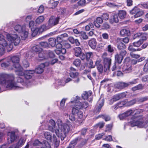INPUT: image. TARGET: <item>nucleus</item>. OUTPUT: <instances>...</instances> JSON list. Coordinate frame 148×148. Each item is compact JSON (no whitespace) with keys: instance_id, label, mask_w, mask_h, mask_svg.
Listing matches in <instances>:
<instances>
[{"instance_id":"1","label":"nucleus","mask_w":148,"mask_h":148,"mask_svg":"<svg viewBox=\"0 0 148 148\" xmlns=\"http://www.w3.org/2000/svg\"><path fill=\"white\" fill-rule=\"evenodd\" d=\"M15 78L13 74L6 73L0 74V84L4 85L6 88L9 90L23 88L27 87L29 81L26 80L24 82L21 77L17 78L16 82Z\"/></svg>"},{"instance_id":"2","label":"nucleus","mask_w":148,"mask_h":148,"mask_svg":"<svg viewBox=\"0 0 148 148\" xmlns=\"http://www.w3.org/2000/svg\"><path fill=\"white\" fill-rule=\"evenodd\" d=\"M6 36L8 42L6 41L2 35L0 34V55H3L5 50H6L8 51L11 50L13 48L12 43L16 46L20 42V38L16 34H7Z\"/></svg>"},{"instance_id":"3","label":"nucleus","mask_w":148,"mask_h":148,"mask_svg":"<svg viewBox=\"0 0 148 148\" xmlns=\"http://www.w3.org/2000/svg\"><path fill=\"white\" fill-rule=\"evenodd\" d=\"M71 102L72 103H75V107L72 109V114L77 115V121L80 124L82 123L84 119L83 112L79 110L87 108L88 106V103L86 101H83L78 96H76L75 99Z\"/></svg>"},{"instance_id":"4","label":"nucleus","mask_w":148,"mask_h":148,"mask_svg":"<svg viewBox=\"0 0 148 148\" xmlns=\"http://www.w3.org/2000/svg\"><path fill=\"white\" fill-rule=\"evenodd\" d=\"M57 123L58 126V129L61 133H59V137L61 138V140H63L66 136V134L68 133L70 130L69 126L66 123L63 124L62 121L60 119H57Z\"/></svg>"},{"instance_id":"5","label":"nucleus","mask_w":148,"mask_h":148,"mask_svg":"<svg viewBox=\"0 0 148 148\" xmlns=\"http://www.w3.org/2000/svg\"><path fill=\"white\" fill-rule=\"evenodd\" d=\"M130 123L132 126H137L139 128L146 127L147 124L144 122V119L142 117L136 115L133 116Z\"/></svg>"},{"instance_id":"6","label":"nucleus","mask_w":148,"mask_h":148,"mask_svg":"<svg viewBox=\"0 0 148 148\" xmlns=\"http://www.w3.org/2000/svg\"><path fill=\"white\" fill-rule=\"evenodd\" d=\"M15 30L20 34L22 39L25 40L28 36V30L26 29L25 25L21 26L17 25L14 27Z\"/></svg>"},{"instance_id":"7","label":"nucleus","mask_w":148,"mask_h":148,"mask_svg":"<svg viewBox=\"0 0 148 148\" xmlns=\"http://www.w3.org/2000/svg\"><path fill=\"white\" fill-rule=\"evenodd\" d=\"M11 60L13 63V66L15 69V71L17 75H22L24 74L23 68L19 64V58L17 56H13L11 58Z\"/></svg>"},{"instance_id":"8","label":"nucleus","mask_w":148,"mask_h":148,"mask_svg":"<svg viewBox=\"0 0 148 148\" xmlns=\"http://www.w3.org/2000/svg\"><path fill=\"white\" fill-rule=\"evenodd\" d=\"M50 125H47L48 130L53 132H55L56 135L59 137V133H61V132L59 129H57L56 126V123L53 119H51L49 121Z\"/></svg>"},{"instance_id":"9","label":"nucleus","mask_w":148,"mask_h":148,"mask_svg":"<svg viewBox=\"0 0 148 148\" xmlns=\"http://www.w3.org/2000/svg\"><path fill=\"white\" fill-rule=\"evenodd\" d=\"M74 54L77 57H80L82 60L86 58V56L82 52L81 48L79 47H76L74 49Z\"/></svg>"},{"instance_id":"10","label":"nucleus","mask_w":148,"mask_h":148,"mask_svg":"<svg viewBox=\"0 0 148 148\" xmlns=\"http://www.w3.org/2000/svg\"><path fill=\"white\" fill-rule=\"evenodd\" d=\"M78 75V73L76 72L75 69L73 67L71 68L70 75L71 77L75 79L74 80V82L75 83H78L79 81Z\"/></svg>"},{"instance_id":"11","label":"nucleus","mask_w":148,"mask_h":148,"mask_svg":"<svg viewBox=\"0 0 148 148\" xmlns=\"http://www.w3.org/2000/svg\"><path fill=\"white\" fill-rule=\"evenodd\" d=\"M111 58H105L103 59L104 71L106 72L109 70L111 64Z\"/></svg>"},{"instance_id":"12","label":"nucleus","mask_w":148,"mask_h":148,"mask_svg":"<svg viewBox=\"0 0 148 148\" xmlns=\"http://www.w3.org/2000/svg\"><path fill=\"white\" fill-rule=\"evenodd\" d=\"M122 70L125 73L131 72L132 70V65L130 63H124L122 68Z\"/></svg>"},{"instance_id":"13","label":"nucleus","mask_w":148,"mask_h":148,"mask_svg":"<svg viewBox=\"0 0 148 148\" xmlns=\"http://www.w3.org/2000/svg\"><path fill=\"white\" fill-rule=\"evenodd\" d=\"M110 17L109 19L110 23L112 24L117 23L119 21V20L117 14L114 13H110Z\"/></svg>"},{"instance_id":"14","label":"nucleus","mask_w":148,"mask_h":148,"mask_svg":"<svg viewBox=\"0 0 148 148\" xmlns=\"http://www.w3.org/2000/svg\"><path fill=\"white\" fill-rule=\"evenodd\" d=\"M7 143L9 144L14 142L17 136L15 135V132H9L8 133Z\"/></svg>"},{"instance_id":"15","label":"nucleus","mask_w":148,"mask_h":148,"mask_svg":"<svg viewBox=\"0 0 148 148\" xmlns=\"http://www.w3.org/2000/svg\"><path fill=\"white\" fill-rule=\"evenodd\" d=\"M49 65V63L48 62L40 64L36 68L35 71H34L35 72L38 74L42 73L44 71V68L45 66H48Z\"/></svg>"},{"instance_id":"16","label":"nucleus","mask_w":148,"mask_h":148,"mask_svg":"<svg viewBox=\"0 0 148 148\" xmlns=\"http://www.w3.org/2000/svg\"><path fill=\"white\" fill-rule=\"evenodd\" d=\"M59 18L54 16H51L49 19L48 25L49 27H51L58 23Z\"/></svg>"},{"instance_id":"17","label":"nucleus","mask_w":148,"mask_h":148,"mask_svg":"<svg viewBox=\"0 0 148 148\" xmlns=\"http://www.w3.org/2000/svg\"><path fill=\"white\" fill-rule=\"evenodd\" d=\"M92 92L91 91L88 92H84L82 94V97L84 100H88L89 101H91L92 99L91 97Z\"/></svg>"},{"instance_id":"18","label":"nucleus","mask_w":148,"mask_h":148,"mask_svg":"<svg viewBox=\"0 0 148 148\" xmlns=\"http://www.w3.org/2000/svg\"><path fill=\"white\" fill-rule=\"evenodd\" d=\"M122 39L120 38H117L116 40V45L118 49L119 50H122L125 48L126 46L122 42Z\"/></svg>"},{"instance_id":"19","label":"nucleus","mask_w":148,"mask_h":148,"mask_svg":"<svg viewBox=\"0 0 148 148\" xmlns=\"http://www.w3.org/2000/svg\"><path fill=\"white\" fill-rule=\"evenodd\" d=\"M22 71L23 72L24 74L22 75H18L21 76L24 75V77L27 79H29L31 78L33 74L35 73L34 71L33 70L27 71H26L25 73L24 72L23 70Z\"/></svg>"},{"instance_id":"20","label":"nucleus","mask_w":148,"mask_h":148,"mask_svg":"<svg viewBox=\"0 0 148 148\" xmlns=\"http://www.w3.org/2000/svg\"><path fill=\"white\" fill-rule=\"evenodd\" d=\"M88 44L89 46L92 49H95L97 45V42L95 38H92L89 40Z\"/></svg>"},{"instance_id":"21","label":"nucleus","mask_w":148,"mask_h":148,"mask_svg":"<svg viewBox=\"0 0 148 148\" xmlns=\"http://www.w3.org/2000/svg\"><path fill=\"white\" fill-rule=\"evenodd\" d=\"M115 86L116 88L119 90H121L126 87H128V84H127V83L120 82L115 84Z\"/></svg>"},{"instance_id":"22","label":"nucleus","mask_w":148,"mask_h":148,"mask_svg":"<svg viewBox=\"0 0 148 148\" xmlns=\"http://www.w3.org/2000/svg\"><path fill=\"white\" fill-rule=\"evenodd\" d=\"M39 27L36 26H34L31 28V31L32 32V36L33 37L35 36L39 33H41L39 31Z\"/></svg>"},{"instance_id":"23","label":"nucleus","mask_w":148,"mask_h":148,"mask_svg":"<svg viewBox=\"0 0 148 148\" xmlns=\"http://www.w3.org/2000/svg\"><path fill=\"white\" fill-rule=\"evenodd\" d=\"M104 102V99H103L100 98L98 101L97 106L98 108L96 109L97 112H99L101 110V107L103 106Z\"/></svg>"},{"instance_id":"24","label":"nucleus","mask_w":148,"mask_h":148,"mask_svg":"<svg viewBox=\"0 0 148 148\" xmlns=\"http://www.w3.org/2000/svg\"><path fill=\"white\" fill-rule=\"evenodd\" d=\"M38 56L40 60H43L48 58V56L46 54V51L42 50L38 53Z\"/></svg>"},{"instance_id":"25","label":"nucleus","mask_w":148,"mask_h":148,"mask_svg":"<svg viewBox=\"0 0 148 148\" xmlns=\"http://www.w3.org/2000/svg\"><path fill=\"white\" fill-rule=\"evenodd\" d=\"M124 105L126 106L125 101H123L120 102L115 105L113 107H114V109L116 110L119 108L123 107Z\"/></svg>"},{"instance_id":"26","label":"nucleus","mask_w":148,"mask_h":148,"mask_svg":"<svg viewBox=\"0 0 148 148\" xmlns=\"http://www.w3.org/2000/svg\"><path fill=\"white\" fill-rule=\"evenodd\" d=\"M115 61L119 64L121 63L123 58L119 54H117L115 55Z\"/></svg>"},{"instance_id":"27","label":"nucleus","mask_w":148,"mask_h":148,"mask_svg":"<svg viewBox=\"0 0 148 148\" xmlns=\"http://www.w3.org/2000/svg\"><path fill=\"white\" fill-rule=\"evenodd\" d=\"M118 14L119 18L121 19L124 18L126 16V13L125 11L124 10H120L118 13Z\"/></svg>"},{"instance_id":"28","label":"nucleus","mask_w":148,"mask_h":148,"mask_svg":"<svg viewBox=\"0 0 148 148\" xmlns=\"http://www.w3.org/2000/svg\"><path fill=\"white\" fill-rule=\"evenodd\" d=\"M58 3L59 2L58 1H55L54 0H50L49 1V5L52 8L56 7Z\"/></svg>"},{"instance_id":"29","label":"nucleus","mask_w":148,"mask_h":148,"mask_svg":"<svg viewBox=\"0 0 148 148\" xmlns=\"http://www.w3.org/2000/svg\"><path fill=\"white\" fill-rule=\"evenodd\" d=\"M130 31L128 29H122L120 32V34L121 35L123 36H128L130 34Z\"/></svg>"},{"instance_id":"30","label":"nucleus","mask_w":148,"mask_h":148,"mask_svg":"<svg viewBox=\"0 0 148 148\" xmlns=\"http://www.w3.org/2000/svg\"><path fill=\"white\" fill-rule=\"evenodd\" d=\"M45 20V17L43 16H40L38 17L35 20L36 23L40 24L43 22Z\"/></svg>"},{"instance_id":"31","label":"nucleus","mask_w":148,"mask_h":148,"mask_svg":"<svg viewBox=\"0 0 148 148\" xmlns=\"http://www.w3.org/2000/svg\"><path fill=\"white\" fill-rule=\"evenodd\" d=\"M25 141V140H24L23 138L21 137L19 140L17 144H14L12 145H15L17 146L18 148H19L20 146L24 144Z\"/></svg>"},{"instance_id":"32","label":"nucleus","mask_w":148,"mask_h":148,"mask_svg":"<svg viewBox=\"0 0 148 148\" xmlns=\"http://www.w3.org/2000/svg\"><path fill=\"white\" fill-rule=\"evenodd\" d=\"M49 44L52 47H54L56 43V39L55 38H51L48 39Z\"/></svg>"},{"instance_id":"33","label":"nucleus","mask_w":148,"mask_h":148,"mask_svg":"<svg viewBox=\"0 0 148 148\" xmlns=\"http://www.w3.org/2000/svg\"><path fill=\"white\" fill-rule=\"evenodd\" d=\"M120 99L118 94L116 95L113 96L112 98L110 99V104H112L114 102L118 101Z\"/></svg>"},{"instance_id":"34","label":"nucleus","mask_w":148,"mask_h":148,"mask_svg":"<svg viewBox=\"0 0 148 148\" xmlns=\"http://www.w3.org/2000/svg\"><path fill=\"white\" fill-rule=\"evenodd\" d=\"M51 27H49V25H48L47 26L45 25H43L40 27H39V31L41 33L43 31H45Z\"/></svg>"},{"instance_id":"35","label":"nucleus","mask_w":148,"mask_h":148,"mask_svg":"<svg viewBox=\"0 0 148 148\" xmlns=\"http://www.w3.org/2000/svg\"><path fill=\"white\" fill-rule=\"evenodd\" d=\"M44 136L46 139L48 140L51 141V136L50 132H45L44 134Z\"/></svg>"},{"instance_id":"36","label":"nucleus","mask_w":148,"mask_h":148,"mask_svg":"<svg viewBox=\"0 0 148 148\" xmlns=\"http://www.w3.org/2000/svg\"><path fill=\"white\" fill-rule=\"evenodd\" d=\"M138 11L136 13L134 16L135 18L140 17L144 14V12L143 10L139 9Z\"/></svg>"},{"instance_id":"37","label":"nucleus","mask_w":148,"mask_h":148,"mask_svg":"<svg viewBox=\"0 0 148 148\" xmlns=\"http://www.w3.org/2000/svg\"><path fill=\"white\" fill-rule=\"evenodd\" d=\"M32 50L38 54L42 50L39 45H36L33 47Z\"/></svg>"},{"instance_id":"38","label":"nucleus","mask_w":148,"mask_h":148,"mask_svg":"<svg viewBox=\"0 0 148 148\" xmlns=\"http://www.w3.org/2000/svg\"><path fill=\"white\" fill-rule=\"evenodd\" d=\"M77 140V139H76L75 140H73L71 142L69 146L68 147L66 148H74L76 144Z\"/></svg>"},{"instance_id":"39","label":"nucleus","mask_w":148,"mask_h":148,"mask_svg":"<svg viewBox=\"0 0 148 148\" xmlns=\"http://www.w3.org/2000/svg\"><path fill=\"white\" fill-rule=\"evenodd\" d=\"M53 142L55 145L56 147H57L59 146L60 143V141L59 140H58L56 136L53 135Z\"/></svg>"},{"instance_id":"40","label":"nucleus","mask_w":148,"mask_h":148,"mask_svg":"<svg viewBox=\"0 0 148 148\" xmlns=\"http://www.w3.org/2000/svg\"><path fill=\"white\" fill-rule=\"evenodd\" d=\"M143 42V41L142 40H139L134 42L133 45L134 47H138L142 45Z\"/></svg>"},{"instance_id":"41","label":"nucleus","mask_w":148,"mask_h":148,"mask_svg":"<svg viewBox=\"0 0 148 148\" xmlns=\"http://www.w3.org/2000/svg\"><path fill=\"white\" fill-rule=\"evenodd\" d=\"M126 103V106H132L136 102V100L134 99L130 101H128L125 100Z\"/></svg>"},{"instance_id":"42","label":"nucleus","mask_w":148,"mask_h":148,"mask_svg":"<svg viewBox=\"0 0 148 148\" xmlns=\"http://www.w3.org/2000/svg\"><path fill=\"white\" fill-rule=\"evenodd\" d=\"M121 68V66L120 65H117V64L115 62L113 64V65L112 67V71H113L116 69H119Z\"/></svg>"},{"instance_id":"43","label":"nucleus","mask_w":148,"mask_h":148,"mask_svg":"<svg viewBox=\"0 0 148 148\" xmlns=\"http://www.w3.org/2000/svg\"><path fill=\"white\" fill-rule=\"evenodd\" d=\"M42 147L41 148H50V145L49 144L46 140H45L43 142V143L42 144Z\"/></svg>"},{"instance_id":"44","label":"nucleus","mask_w":148,"mask_h":148,"mask_svg":"<svg viewBox=\"0 0 148 148\" xmlns=\"http://www.w3.org/2000/svg\"><path fill=\"white\" fill-rule=\"evenodd\" d=\"M79 5L84 6L86 5V0H80L77 2Z\"/></svg>"},{"instance_id":"45","label":"nucleus","mask_w":148,"mask_h":148,"mask_svg":"<svg viewBox=\"0 0 148 148\" xmlns=\"http://www.w3.org/2000/svg\"><path fill=\"white\" fill-rule=\"evenodd\" d=\"M139 9L137 7H135L130 11V13L131 14H136L137 12L138 11Z\"/></svg>"},{"instance_id":"46","label":"nucleus","mask_w":148,"mask_h":148,"mask_svg":"<svg viewBox=\"0 0 148 148\" xmlns=\"http://www.w3.org/2000/svg\"><path fill=\"white\" fill-rule=\"evenodd\" d=\"M73 64L76 66H79L81 64V61L79 59H76L74 60Z\"/></svg>"},{"instance_id":"47","label":"nucleus","mask_w":148,"mask_h":148,"mask_svg":"<svg viewBox=\"0 0 148 148\" xmlns=\"http://www.w3.org/2000/svg\"><path fill=\"white\" fill-rule=\"evenodd\" d=\"M106 44V42L102 41L99 44L98 47L99 48L102 49L104 48Z\"/></svg>"},{"instance_id":"48","label":"nucleus","mask_w":148,"mask_h":148,"mask_svg":"<svg viewBox=\"0 0 148 148\" xmlns=\"http://www.w3.org/2000/svg\"><path fill=\"white\" fill-rule=\"evenodd\" d=\"M127 52L124 49H122L120 51L119 54L123 58L125 56Z\"/></svg>"},{"instance_id":"49","label":"nucleus","mask_w":148,"mask_h":148,"mask_svg":"<svg viewBox=\"0 0 148 148\" xmlns=\"http://www.w3.org/2000/svg\"><path fill=\"white\" fill-rule=\"evenodd\" d=\"M0 148H18V147L15 145H12L10 147H8L7 145L4 144L1 145Z\"/></svg>"},{"instance_id":"50","label":"nucleus","mask_w":148,"mask_h":148,"mask_svg":"<svg viewBox=\"0 0 148 148\" xmlns=\"http://www.w3.org/2000/svg\"><path fill=\"white\" fill-rule=\"evenodd\" d=\"M85 56L87 60H88L93 56V53L92 52L87 53Z\"/></svg>"},{"instance_id":"51","label":"nucleus","mask_w":148,"mask_h":148,"mask_svg":"<svg viewBox=\"0 0 148 148\" xmlns=\"http://www.w3.org/2000/svg\"><path fill=\"white\" fill-rule=\"evenodd\" d=\"M82 38L84 40H86L88 38V37L84 32H81L80 33Z\"/></svg>"},{"instance_id":"52","label":"nucleus","mask_w":148,"mask_h":148,"mask_svg":"<svg viewBox=\"0 0 148 148\" xmlns=\"http://www.w3.org/2000/svg\"><path fill=\"white\" fill-rule=\"evenodd\" d=\"M46 54L50 58H53L54 56V54L51 51H46Z\"/></svg>"},{"instance_id":"53","label":"nucleus","mask_w":148,"mask_h":148,"mask_svg":"<svg viewBox=\"0 0 148 148\" xmlns=\"http://www.w3.org/2000/svg\"><path fill=\"white\" fill-rule=\"evenodd\" d=\"M143 71L145 72L148 71V59L146 60V63L144 67Z\"/></svg>"},{"instance_id":"54","label":"nucleus","mask_w":148,"mask_h":148,"mask_svg":"<svg viewBox=\"0 0 148 148\" xmlns=\"http://www.w3.org/2000/svg\"><path fill=\"white\" fill-rule=\"evenodd\" d=\"M40 45L45 48L48 47L49 46V45L46 42H42L40 43Z\"/></svg>"},{"instance_id":"55","label":"nucleus","mask_w":148,"mask_h":148,"mask_svg":"<svg viewBox=\"0 0 148 148\" xmlns=\"http://www.w3.org/2000/svg\"><path fill=\"white\" fill-rule=\"evenodd\" d=\"M133 112V111L132 110H128L124 113L125 114V116L126 117H127L128 116L132 115V113Z\"/></svg>"},{"instance_id":"56","label":"nucleus","mask_w":148,"mask_h":148,"mask_svg":"<svg viewBox=\"0 0 148 148\" xmlns=\"http://www.w3.org/2000/svg\"><path fill=\"white\" fill-rule=\"evenodd\" d=\"M133 112V111L132 110H128L124 113L125 114V116L126 117H127L128 116L132 115V113Z\"/></svg>"},{"instance_id":"57","label":"nucleus","mask_w":148,"mask_h":148,"mask_svg":"<svg viewBox=\"0 0 148 148\" xmlns=\"http://www.w3.org/2000/svg\"><path fill=\"white\" fill-rule=\"evenodd\" d=\"M109 15L107 13H104L102 16L103 19L105 20H107L109 18Z\"/></svg>"},{"instance_id":"58","label":"nucleus","mask_w":148,"mask_h":148,"mask_svg":"<svg viewBox=\"0 0 148 148\" xmlns=\"http://www.w3.org/2000/svg\"><path fill=\"white\" fill-rule=\"evenodd\" d=\"M66 100L65 99H63L61 101L60 103V108L62 109H63L64 108Z\"/></svg>"},{"instance_id":"59","label":"nucleus","mask_w":148,"mask_h":148,"mask_svg":"<svg viewBox=\"0 0 148 148\" xmlns=\"http://www.w3.org/2000/svg\"><path fill=\"white\" fill-rule=\"evenodd\" d=\"M100 116L101 117L103 118L106 121H108L110 119V117L108 115H101Z\"/></svg>"},{"instance_id":"60","label":"nucleus","mask_w":148,"mask_h":148,"mask_svg":"<svg viewBox=\"0 0 148 148\" xmlns=\"http://www.w3.org/2000/svg\"><path fill=\"white\" fill-rule=\"evenodd\" d=\"M106 4L110 8H114L117 6L115 4L112 3L108 2L106 3Z\"/></svg>"},{"instance_id":"61","label":"nucleus","mask_w":148,"mask_h":148,"mask_svg":"<svg viewBox=\"0 0 148 148\" xmlns=\"http://www.w3.org/2000/svg\"><path fill=\"white\" fill-rule=\"evenodd\" d=\"M44 10V6L41 5L39 7L38 10V12L40 13H42Z\"/></svg>"},{"instance_id":"62","label":"nucleus","mask_w":148,"mask_h":148,"mask_svg":"<svg viewBox=\"0 0 148 148\" xmlns=\"http://www.w3.org/2000/svg\"><path fill=\"white\" fill-rule=\"evenodd\" d=\"M130 54L131 56L133 58H138L140 57V56L139 55L135 54L133 52L131 53Z\"/></svg>"},{"instance_id":"63","label":"nucleus","mask_w":148,"mask_h":148,"mask_svg":"<svg viewBox=\"0 0 148 148\" xmlns=\"http://www.w3.org/2000/svg\"><path fill=\"white\" fill-rule=\"evenodd\" d=\"M103 38L105 40H108L109 38V35L107 33H103L102 35Z\"/></svg>"},{"instance_id":"64","label":"nucleus","mask_w":148,"mask_h":148,"mask_svg":"<svg viewBox=\"0 0 148 148\" xmlns=\"http://www.w3.org/2000/svg\"><path fill=\"white\" fill-rule=\"evenodd\" d=\"M97 69L99 72L100 73H102L103 71V67L102 65H100L97 66Z\"/></svg>"}]
</instances>
